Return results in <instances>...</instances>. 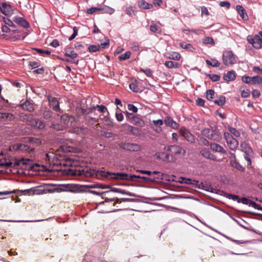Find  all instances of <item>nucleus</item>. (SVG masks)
<instances>
[{
    "label": "nucleus",
    "mask_w": 262,
    "mask_h": 262,
    "mask_svg": "<svg viewBox=\"0 0 262 262\" xmlns=\"http://www.w3.org/2000/svg\"><path fill=\"white\" fill-rule=\"evenodd\" d=\"M80 175L86 177H96L100 179L102 177L109 178L112 180H126L135 181L136 174H128L125 172H110L85 168L80 172Z\"/></svg>",
    "instance_id": "nucleus-1"
},
{
    "label": "nucleus",
    "mask_w": 262,
    "mask_h": 262,
    "mask_svg": "<svg viewBox=\"0 0 262 262\" xmlns=\"http://www.w3.org/2000/svg\"><path fill=\"white\" fill-rule=\"evenodd\" d=\"M164 150L169 152V154L165 152H159L157 154V158L166 162H175L178 159L177 156L181 155L184 156L186 153L185 149L176 145L165 146Z\"/></svg>",
    "instance_id": "nucleus-2"
},
{
    "label": "nucleus",
    "mask_w": 262,
    "mask_h": 262,
    "mask_svg": "<svg viewBox=\"0 0 262 262\" xmlns=\"http://www.w3.org/2000/svg\"><path fill=\"white\" fill-rule=\"evenodd\" d=\"M46 160L50 163H52L55 166L65 165L64 158L60 155H55L53 152H49L46 154Z\"/></svg>",
    "instance_id": "nucleus-3"
},
{
    "label": "nucleus",
    "mask_w": 262,
    "mask_h": 262,
    "mask_svg": "<svg viewBox=\"0 0 262 262\" xmlns=\"http://www.w3.org/2000/svg\"><path fill=\"white\" fill-rule=\"evenodd\" d=\"M223 63L227 66H232L236 63L235 55L231 51H225L222 56Z\"/></svg>",
    "instance_id": "nucleus-4"
},
{
    "label": "nucleus",
    "mask_w": 262,
    "mask_h": 262,
    "mask_svg": "<svg viewBox=\"0 0 262 262\" xmlns=\"http://www.w3.org/2000/svg\"><path fill=\"white\" fill-rule=\"evenodd\" d=\"M224 136L228 147L231 150H235L238 145L237 140L234 138L229 133L225 132Z\"/></svg>",
    "instance_id": "nucleus-5"
},
{
    "label": "nucleus",
    "mask_w": 262,
    "mask_h": 262,
    "mask_svg": "<svg viewBox=\"0 0 262 262\" xmlns=\"http://www.w3.org/2000/svg\"><path fill=\"white\" fill-rule=\"evenodd\" d=\"M120 148L130 151H138L141 150V147L136 143L121 142L119 144Z\"/></svg>",
    "instance_id": "nucleus-6"
},
{
    "label": "nucleus",
    "mask_w": 262,
    "mask_h": 262,
    "mask_svg": "<svg viewBox=\"0 0 262 262\" xmlns=\"http://www.w3.org/2000/svg\"><path fill=\"white\" fill-rule=\"evenodd\" d=\"M125 114L127 119L128 120L130 123L140 127H143L144 126L145 123L144 121L140 118L137 117L133 113L127 112H126Z\"/></svg>",
    "instance_id": "nucleus-7"
},
{
    "label": "nucleus",
    "mask_w": 262,
    "mask_h": 262,
    "mask_svg": "<svg viewBox=\"0 0 262 262\" xmlns=\"http://www.w3.org/2000/svg\"><path fill=\"white\" fill-rule=\"evenodd\" d=\"M0 11L5 16L7 17L11 16L14 13V9L12 6L6 3H3L0 5Z\"/></svg>",
    "instance_id": "nucleus-8"
},
{
    "label": "nucleus",
    "mask_w": 262,
    "mask_h": 262,
    "mask_svg": "<svg viewBox=\"0 0 262 262\" xmlns=\"http://www.w3.org/2000/svg\"><path fill=\"white\" fill-rule=\"evenodd\" d=\"M247 40L256 49H260L262 47V40L257 35H255L253 37L248 36Z\"/></svg>",
    "instance_id": "nucleus-9"
},
{
    "label": "nucleus",
    "mask_w": 262,
    "mask_h": 262,
    "mask_svg": "<svg viewBox=\"0 0 262 262\" xmlns=\"http://www.w3.org/2000/svg\"><path fill=\"white\" fill-rule=\"evenodd\" d=\"M181 135L189 142L193 143L195 141L194 137L185 127H182L180 129Z\"/></svg>",
    "instance_id": "nucleus-10"
},
{
    "label": "nucleus",
    "mask_w": 262,
    "mask_h": 262,
    "mask_svg": "<svg viewBox=\"0 0 262 262\" xmlns=\"http://www.w3.org/2000/svg\"><path fill=\"white\" fill-rule=\"evenodd\" d=\"M183 182L186 184H191L194 186L195 188L198 189H204V184L203 183L199 182V181L188 178H183Z\"/></svg>",
    "instance_id": "nucleus-11"
},
{
    "label": "nucleus",
    "mask_w": 262,
    "mask_h": 262,
    "mask_svg": "<svg viewBox=\"0 0 262 262\" xmlns=\"http://www.w3.org/2000/svg\"><path fill=\"white\" fill-rule=\"evenodd\" d=\"M14 119L15 116L13 114L0 112V122L11 121Z\"/></svg>",
    "instance_id": "nucleus-12"
},
{
    "label": "nucleus",
    "mask_w": 262,
    "mask_h": 262,
    "mask_svg": "<svg viewBox=\"0 0 262 262\" xmlns=\"http://www.w3.org/2000/svg\"><path fill=\"white\" fill-rule=\"evenodd\" d=\"M13 21L18 25L24 28H28L30 27L28 21L23 17L15 16L13 18Z\"/></svg>",
    "instance_id": "nucleus-13"
},
{
    "label": "nucleus",
    "mask_w": 262,
    "mask_h": 262,
    "mask_svg": "<svg viewBox=\"0 0 262 262\" xmlns=\"http://www.w3.org/2000/svg\"><path fill=\"white\" fill-rule=\"evenodd\" d=\"M48 101L50 107H52L54 111H59L60 110L59 103L56 98L52 96H49Z\"/></svg>",
    "instance_id": "nucleus-14"
},
{
    "label": "nucleus",
    "mask_w": 262,
    "mask_h": 262,
    "mask_svg": "<svg viewBox=\"0 0 262 262\" xmlns=\"http://www.w3.org/2000/svg\"><path fill=\"white\" fill-rule=\"evenodd\" d=\"M207 138L215 141H220L221 138L219 131L216 129H211Z\"/></svg>",
    "instance_id": "nucleus-15"
},
{
    "label": "nucleus",
    "mask_w": 262,
    "mask_h": 262,
    "mask_svg": "<svg viewBox=\"0 0 262 262\" xmlns=\"http://www.w3.org/2000/svg\"><path fill=\"white\" fill-rule=\"evenodd\" d=\"M210 149L214 152L221 153L224 155L227 154V152L224 148L218 144L210 143Z\"/></svg>",
    "instance_id": "nucleus-16"
},
{
    "label": "nucleus",
    "mask_w": 262,
    "mask_h": 262,
    "mask_svg": "<svg viewBox=\"0 0 262 262\" xmlns=\"http://www.w3.org/2000/svg\"><path fill=\"white\" fill-rule=\"evenodd\" d=\"M126 130L133 135L140 136L141 135V130L138 127L131 126L130 125H126Z\"/></svg>",
    "instance_id": "nucleus-17"
},
{
    "label": "nucleus",
    "mask_w": 262,
    "mask_h": 262,
    "mask_svg": "<svg viewBox=\"0 0 262 262\" xmlns=\"http://www.w3.org/2000/svg\"><path fill=\"white\" fill-rule=\"evenodd\" d=\"M236 10L243 19L247 20L248 19V16L246 12V10L242 6L237 5Z\"/></svg>",
    "instance_id": "nucleus-18"
},
{
    "label": "nucleus",
    "mask_w": 262,
    "mask_h": 262,
    "mask_svg": "<svg viewBox=\"0 0 262 262\" xmlns=\"http://www.w3.org/2000/svg\"><path fill=\"white\" fill-rule=\"evenodd\" d=\"M15 147L16 149L25 151L26 152H30V151L33 150L32 148H31L27 145H25L21 143L16 144L15 145Z\"/></svg>",
    "instance_id": "nucleus-19"
},
{
    "label": "nucleus",
    "mask_w": 262,
    "mask_h": 262,
    "mask_svg": "<svg viewBox=\"0 0 262 262\" xmlns=\"http://www.w3.org/2000/svg\"><path fill=\"white\" fill-rule=\"evenodd\" d=\"M20 106L24 110L32 112L34 110L33 104L29 101L26 100L20 105Z\"/></svg>",
    "instance_id": "nucleus-20"
},
{
    "label": "nucleus",
    "mask_w": 262,
    "mask_h": 262,
    "mask_svg": "<svg viewBox=\"0 0 262 262\" xmlns=\"http://www.w3.org/2000/svg\"><path fill=\"white\" fill-rule=\"evenodd\" d=\"M164 122L167 126H170L172 128H177L179 127V124L169 117H166L165 119Z\"/></svg>",
    "instance_id": "nucleus-21"
},
{
    "label": "nucleus",
    "mask_w": 262,
    "mask_h": 262,
    "mask_svg": "<svg viewBox=\"0 0 262 262\" xmlns=\"http://www.w3.org/2000/svg\"><path fill=\"white\" fill-rule=\"evenodd\" d=\"M24 119H27V121L29 122L30 125L33 127H36L38 119H32V115L31 114L25 115L23 117Z\"/></svg>",
    "instance_id": "nucleus-22"
},
{
    "label": "nucleus",
    "mask_w": 262,
    "mask_h": 262,
    "mask_svg": "<svg viewBox=\"0 0 262 262\" xmlns=\"http://www.w3.org/2000/svg\"><path fill=\"white\" fill-rule=\"evenodd\" d=\"M236 76L234 71H231L227 72L226 74H225L223 78L226 81H233L235 79Z\"/></svg>",
    "instance_id": "nucleus-23"
},
{
    "label": "nucleus",
    "mask_w": 262,
    "mask_h": 262,
    "mask_svg": "<svg viewBox=\"0 0 262 262\" xmlns=\"http://www.w3.org/2000/svg\"><path fill=\"white\" fill-rule=\"evenodd\" d=\"M64 56L70 57L72 59H75L77 57L78 54L74 52L71 48H67L65 50Z\"/></svg>",
    "instance_id": "nucleus-24"
},
{
    "label": "nucleus",
    "mask_w": 262,
    "mask_h": 262,
    "mask_svg": "<svg viewBox=\"0 0 262 262\" xmlns=\"http://www.w3.org/2000/svg\"><path fill=\"white\" fill-rule=\"evenodd\" d=\"M138 6L140 8L144 9H149L152 7V4L148 3L144 0L139 1Z\"/></svg>",
    "instance_id": "nucleus-25"
},
{
    "label": "nucleus",
    "mask_w": 262,
    "mask_h": 262,
    "mask_svg": "<svg viewBox=\"0 0 262 262\" xmlns=\"http://www.w3.org/2000/svg\"><path fill=\"white\" fill-rule=\"evenodd\" d=\"M242 150L245 153L246 155H250L252 154L253 151L252 149L248 146L246 143H243L241 145Z\"/></svg>",
    "instance_id": "nucleus-26"
},
{
    "label": "nucleus",
    "mask_w": 262,
    "mask_h": 262,
    "mask_svg": "<svg viewBox=\"0 0 262 262\" xmlns=\"http://www.w3.org/2000/svg\"><path fill=\"white\" fill-rule=\"evenodd\" d=\"M230 164L232 167L241 171H244L245 170V168L238 163L236 160L230 161Z\"/></svg>",
    "instance_id": "nucleus-27"
},
{
    "label": "nucleus",
    "mask_w": 262,
    "mask_h": 262,
    "mask_svg": "<svg viewBox=\"0 0 262 262\" xmlns=\"http://www.w3.org/2000/svg\"><path fill=\"white\" fill-rule=\"evenodd\" d=\"M226 102V98L223 95H221L219 98L214 100V103L219 106H222Z\"/></svg>",
    "instance_id": "nucleus-28"
},
{
    "label": "nucleus",
    "mask_w": 262,
    "mask_h": 262,
    "mask_svg": "<svg viewBox=\"0 0 262 262\" xmlns=\"http://www.w3.org/2000/svg\"><path fill=\"white\" fill-rule=\"evenodd\" d=\"M130 89L134 92L138 93L140 91L137 81L135 80L129 84Z\"/></svg>",
    "instance_id": "nucleus-29"
},
{
    "label": "nucleus",
    "mask_w": 262,
    "mask_h": 262,
    "mask_svg": "<svg viewBox=\"0 0 262 262\" xmlns=\"http://www.w3.org/2000/svg\"><path fill=\"white\" fill-rule=\"evenodd\" d=\"M202 42L205 45H211L212 46H214L215 45L214 39L211 37H205L203 38Z\"/></svg>",
    "instance_id": "nucleus-30"
},
{
    "label": "nucleus",
    "mask_w": 262,
    "mask_h": 262,
    "mask_svg": "<svg viewBox=\"0 0 262 262\" xmlns=\"http://www.w3.org/2000/svg\"><path fill=\"white\" fill-rule=\"evenodd\" d=\"M180 46L182 48L187 50L190 51H193V50L194 49L191 44L187 43L184 41L181 42L180 43Z\"/></svg>",
    "instance_id": "nucleus-31"
},
{
    "label": "nucleus",
    "mask_w": 262,
    "mask_h": 262,
    "mask_svg": "<svg viewBox=\"0 0 262 262\" xmlns=\"http://www.w3.org/2000/svg\"><path fill=\"white\" fill-rule=\"evenodd\" d=\"M206 62L207 65L212 67H218L220 64L219 61L215 59H212L211 60H206Z\"/></svg>",
    "instance_id": "nucleus-32"
},
{
    "label": "nucleus",
    "mask_w": 262,
    "mask_h": 262,
    "mask_svg": "<svg viewBox=\"0 0 262 262\" xmlns=\"http://www.w3.org/2000/svg\"><path fill=\"white\" fill-rule=\"evenodd\" d=\"M202 155L205 158L212 159L214 160V156L210 153L209 151L207 149H203L201 151Z\"/></svg>",
    "instance_id": "nucleus-33"
},
{
    "label": "nucleus",
    "mask_w": 262,
    "mask_h": 262,
    "mask_svg": "<svg viewBox=\"0 0 262 262\" xmlns=\"http://www.w3.org/2000/svg\"><path fill=\"white\" fill-rule=\"evenodd\" d=\"M136 177H135V179H137H137H142V180H143L145 182H157L155 177H154V178H148V177H141V176H139V175H136Z\"/></svg>",
    "instance_id": "nucleus-34"
},
{
    "label": "nucleus",
    "mask_w": 262,
    "mask_h": 262,
    "mask_svg": "<svg viewBox=\"0 0 262 262\" xmlns=\"http://www.w3.org/2000/svg\"><path fill=\"white\" fill-rule=\"evenodd\" d=\"M251 84H255L257 83L261 84L262 86V77L259 76H255L252 77Z\"/></svg>",
    "instance_id": "nucleus-35"
},
{
    "label": "nucleus",
    "mask_w": 262,
    "mask_h": 262,
    "mask_svg": "<svg viewBox=\"0 0 262 262\" xmlns=\"http://www.w3.org/2000/svg\"><path fill=\"white\" fill-rule=\"evenodd\" d=\"M93 111V106L88 109L80 108L78 110V113L81 115H88Z\"/></svg>",
    "instance_id": "nucleus-36"
},
{
    "label": "nucleus",
    "mask_w": 262,
    "mask_h": 262,
    "mask_svg": "<svg viewBox=\"0 0 262 262\" xmlns=\"http://www.w3.org/2000/svg\"><path fill=\"white\" fill-rule=\"evenodd\" d=\"M84 119L86 122L89 124H93L97 123L98 121V119L95 117H91L90 116H86L84 117Z\"/></svg>",
    "instance_id": "nucleus-37"
},
{
    "label": "nucleus",
    "mask_w": 262,
    "mask_h": 262,
    "mask_svg": "<svg viewBox=\"0 0 262 262\" xmlns=\"http://www.w3.org/2000/svg\"><path fill=\"white\" fill-rule=\"evenodd\" d=\"M149 29L154 33H160L161 32V28L155 24H152L150 26Z\"/></svg>",
    "instance_id": "nucleus-38"
},
{
    "label": "nucleus",
    "mask_w": 262,
    "mask_h": 262,
    "mask_svg": "<svg viewBox=\"0 0 262 262\" xmlns=\"http://www.w3.org/2000/svg\"><path fill=\"white\" fill-rule=\"evenodd\" d=\"M131 55V52L130 51H127L125 53L121 54L118 57V59L120 61H124L127 59H129Z\"/></svg>",
    "instance_id": "nucleus-39"
},
{
    "label": "nucleus",
    "mask_w": 262,
    "mask_h": 262,
    "mask_svg": "<svg viewBox=\"0 0 262 262\" xmlns=\"http://www.w3.org/2000/svg\"><path fill=\"white\" fill-rule=\"evenodd\" d=\"M93 111L97 109V110L100 113H105L107 112V108L106 106L103 105H96V106H93Z\"/></svg>",
    "instance_id": "nucleus-40"
},
{
    "label": "nucleus",
    "mask_w": 262,
    "mask_h": 262,
    "mask_svg": "<svg viewBox=\"0 0 262 262\" xmlns=\"http://www.w3.org/2000/svg\"><path fill=\"white\" fill-rule=\"evenodd\" d=\"M169 56H168V58L169 59L179 60L181 58L180 54L176 52H173L170 53H169Z\"/></svg>",
    "instance_id": "nucleus-41"
},
{
    "label": "nucleus",
    "mask_w": 262,
    "mask_h": 262,
    "mask_svg": "<svg viewBox=\"0 0 262 262\" xmlns=\"http://www.w3.org/2000/svg\"><path fill=\"white\" fill-rule=\"evenodd\" d=\"M165 66L168 68H177L178 63L172 61H167L164 63Z\"/></svg>",
    "instance_id": "nucleus-42"
},
{
    "label": "nucleus",
    "mask_w": 262,
    "mask_h": 262,
    "mask_svg": "<svg viewBox=\"0 0 262 262\" xmlns=\"http://www.w3.org/2000/svg\"><path fill=\"white\" fill-rule=\"evenodd\" d=\"M214 91L212 90H208L206 92V98L207 99L211 101L214 97Z\"/></svg>",
    "instance_id": "nucleus-43"
},
{
    "label": "nucleus",
    "mask_w": 262,
    "mask_h": 262,
    "mask_svg": "<svg viewBox=\"0 0 262 262\" xmlns=\"http://www.w3.org/2000/svg\"><path fill=\"white\" fill-rule=\"evenodd\" d=\"M199 144L201 145L208 146L209 145V141L204 137H201L198 139Z\"/></svg>",
    "instance_id": "nucleus-44"
},
{
    "label": "nucleus",
    "mask_w": 262,
    "mask_h": 262,
    "mask_svg": "<svg viewBox=\"0 0 262 262\" xmlns=\"http://www.w3.org/2000/svg\"><path fill=\"white\" fill-rule=\"evenodd\" d=\"M212 81L216 82L220 79V76L217 74H208L207 76Z\"/></svg>",
    "instance_id": "nucleus-45"
},
{
    "label": "nucleus",
    "mask_w": 262,
    "mask_h": 262,
    "mask_svg": "<svg viewBox=\"0 0 262 262\" xmlns=\"http://www.w3.org/2000/svg\"><path fill=\"white\" fill-rule=\"evenodd\" d=\"M110 46V40L108 38H105V41L103 43H101L98 45L100 47V49L102 48L103 49H107Z\"/></svg>",
    "instance_id": "nucleus-46"
},
{
    "label": "nucleus",
    "mask_w": 262,
    "mask_h": 262,
    "mask_svg": "<svg viewBox=\"0 0 262 262\" xmlns=\"http://www.w3.org/2000/svg\"><path fill=\"white\" fill-rule=\"evenodd\" d=\"M227 198L234 201H236L238 203H240V198L238 195L232 194H227Z\"/></svg>",
    "instance_id": "nucleus-47"
},
{
    "label": "nucleus",
    "mask_w": 262,
    "mask_h": 262,
    "mask_svg": "<svg viewBox=\"0 0 262 262\" xmlns=\"http://www.w3.org/2000/svg\"><path fill=\"white\" fill-rule=\"evenodd\" d=\"M228 129L230 134H232L236 137H239L240 133L236 128L232 127H229Z\"/></svg>",
    "instance_id": "nucleus-48"
},
{
    "label": "nucleus",
    "mask_w": 262,
    "mask_h": 262,
    "mask_svg": "<svg viewBox=\"0 0 262 262\" xmlns=\"http://www.w3.org/2000/svg\"><path fill=\"white\" fill-rule=\"evenodd\" d=\"M88 50L90 52H96L100 51V47L96 45H90L88 48Z\"/></svg>",
    "instance_id": "nucleus-49"
},
{
    "label": "nucleus",
    "mask_w": 262,
    "mask_h": 262,
    "mask_svg": "<svg viewBox=\"0 0 262 262\" xmlns=\"http://www.w3.org/2000/svg\"><path fill=\"white\" fill-rule=\"evenodd\" d=\"M3 20L5 24L7 25V26L11 27H15V25H14L13 21L9 18L3 17Z\"/></svg>",
    "instance_id": "nucleus-50"
},
{
    "label": "nucleus",
    "mask_w": 262,
    "mask_h": 262,
    "mask_svg": "<svg viewBox=\"0 0 262 262\" xmlns=\"http://www.w3.org/2000/svg\"><path fill=\"white\" fill-rule=\"evenodd\" d=\"M52 115V113L49 110H46L43 113V117L46 119L50 118Z\"/></svg>",
    "instance_id": "nucleus-51"
},
{
    "label": "nucleus",
    "mask_w": 262,
    "mask_h": 262,
    "mask_svg": "<svg viewBox=\"0 0 262 262\" xmlns=\"http://www.w3.org/2000/svg\"><path fill=\"white\" fill-rule=\"evenodd\" d=\"M127 108L129 111H132L133 113H137L138 111V108L132 104H128Z\"/></svg>",
    "instance_id": "nucleus-52"
},
{
    "label": "nucleus",
    "mask_w": 262,
    "mask_h": 262,
    "mask_svg": "<svg viewBox=\"0 0 262 262\" xmlns=\"http://www.w3.org/2000/svg\"><path fill=\"white\" fill-rule=\"evenodd\" d=\"M211 129H210L209 128H204L202 130L201 134L204 136L208 138V137L209 136V133L211 132Z\"/></svg>",
    "instance_id": "nucleus-53"
},
{
    "label": "nucleus",
    "mask_w": 262,
    "mask_h": 262,
    "mask_svg": "<svg viewBox=\"0 0 262 262\" xmlns=\"http://www.w3.org/2000/svg\"><path fill=\"white\" fill-rule=\"evenodd\" d=\"M243 82H244L245 83L247 84H251V80L252 77H250L249 76H243L242 78Z\"/></svg>",
    "instance_id": "nucleus-54"
},
{
    "label": "nucleus",
    "mask_w": 262,
    "mask_h": 262,
    "mask_svg": "<svg viewBox=\"0 0 262 262\" xmlns=\"http://www.w3.org/2000/svg\"><path fill=\"white\" fill-rule=\"evenodd\" d=\"M51 127L57 130H60L63 129V126L58 123H53L51 125Z\"/></svg>",
    "instance_id": "nucleus-55"
},
{
    "label": "nucleus",
    "mask_w": 262,
    "mask_h": 262,
    "mask_svg": "<svg viewBox=\"0 0 262 262\" xmlns=\"http://www.w3.org/2000/svg\"><path fill=\"white\" fill-rule=\"evenodd\" d=\"M141 71L145 74L148 77H151L152 75V71L149 69H141Z\"/></svg>",
    "instance_id": "nucleus-56"
},
{
    "label": "nucleus",
    "mask_w": 262,
    "mask_h": 262,
    "mask_svg": "<svg viewBox=\"0 0 262 262\" xmlns=\"http://www.w3.org/2000/svg\"><path fill=\"white\" fill-rule=\"evenodd\" d=\"M78 34V29L76 27H73V34L69 37V39L71 40L75 38V37Z\"/></svg>",
    "instance_id": "nucleus-57"
},
{
    "label": "nucleus",
    "mask_w": 262,
    "mask_h": 262,
    "mask_svg": "<svg viewBox=\"0 0 262 262\" xmlns=\"http://www.w3.org/2000/svg\"><path fill=\"white\" fill-rule=\"evenodd\" d=\"M250 95V92L248 90H244L241 91V96L243 98H248Z\"/></svg>",
    "instance_id": "nucleus-58"
},
{
    "label": "nucleus",
    "mask_w": 262,
    "mask_h": 262,
    "mask_svg": "<svg viewBox=\"0 0 262 262\" xmlns=\"http://www.w3.org/2000/svg\"><path fill=\"white\" fill-rule=\"evenodd\" d=\"M101 10H103L105 12L110 14H113L115 11V10L114 9L108 7H105V8H101Z\"/></svg>",
    "instance_id": "nucleus-59"
},
{
    "label": "nucleus",
    "mask_w": 262,
    "mask_h": 262,
    "mask_svg": "<svg viewBox=\"0 0 262 262\" xmlns=\"http://www.w3.org/2000/svg\"><path fill=\"white\" fill-rule=\"evenodd\" d=\"M251 201V200H249L246 198H242L240 199V202H242L243 204L249 205V206L250 205Z\"/></svg>",
    "instance_id": "nucleus-60"
},
{
    "label": "nucleus",
    "mask_w": 262,
    "mask_h": 262,
    "mask_svg": "<svg viewBox=\"0 0 262 262\" xmlns=\"http://www.w3.org/2000/svg\"><path fill=\"white\" fill-rule=\"evenodd\" d=\"M101 10V8H97L96 7H92L87 10L88 13L92 14L97 11Z\"/></svg>",
    "instance_id": "nucleus-61"
},
{
    "label": "nucleus",
    "mask_w": 262,
    "mask_h": 262,
    "mask_svg": "<svg viewBox=\"0 0 262 262\" xmlns=\"http://www.w3.org/2000/svg\"><path fill=\"white\" fill-rule=\"evenodd\" d=\"M220 6L222 7H226L229 9L230 7V3L227 1H222L220 3Z\"/></svg>",
    "instance_id": "nucleus-62"
},
{
    "label": "nucleus",
    "mask_w": 262,
    "mask_h": 262,
    "mask_svg": "<svg viewBox=\"0 0 262 262\" xmlns=\"http://www.w3.org/2000/svg\"><path fill=\"white\" fill-rule=\"evenodd\" d=\"M196 104L200 106H204L205 104V100L201 98H198L196 100Z\"/></svg>",
    "instance_id": "nucleus-63"
},
{
    "label": "nucleus",
    "mask_w": 262,
    "mask_h": 262,
    "mask_svg": "<svg viewBox=\"0 0 262 262\" xmlns=\"http://www.w3.org/2000/svg\"><path fill=\"white\" fill-rule=\"evenodd\" d=\"M45 124L43 121L40 120L39 119L38 120L37 124L36 125L37 128L39 129H42L45 127Z\"/></svg>",
    "instance_id": "nucleus-64"
}]
</instances>
